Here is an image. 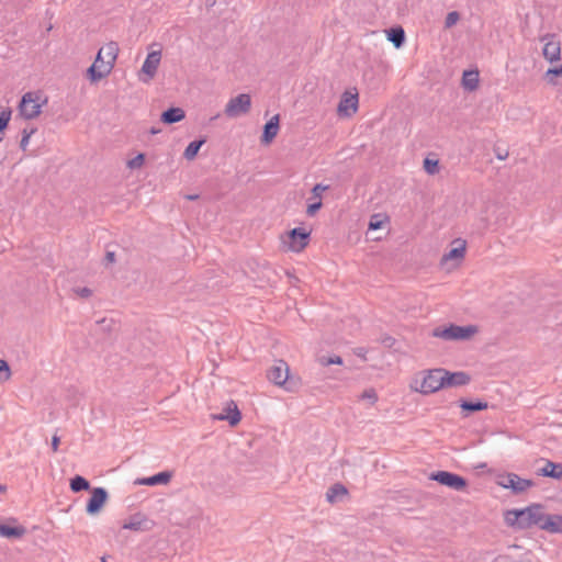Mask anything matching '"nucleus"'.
I'll return each instance as SVG.
<instances>
[{
    "label": "nucleus",
    "instance_id": "3c124183",
    "mask_svg": "<svg viewBox=\"0 0 562 562\" xmlns=\"http://www.w3.org/2000/svg\"><path fill=\"white\" fill-rule=\"evenodd\" d=\"M157 133H159V130H156L155 127H153V128L150 130V134H157Z\"/></svg>",
    "mask_w": 562,
    "mask_h": 562
},
{
    "label": "nucleus",
    "instance_id": "a878e982",
    "mask_svg": "<svg viewBox=\"0 0 562 562\" xmlns=\"http://www.w3.org/2000/svg\"><path fill=\"white\" fill-rule=\"evenodd\" d=\"M387 40L393 43L396 48H400L405 42V32L398 27H393L387 32Z\"/></svg>",
    "mask_w": 562,
    "mask_h": 562
},
{
    "label": "nucleus",
    "instance_id": "20e7f679",
    "mask_svg": "<svg viewBox=\"0 0 562 562\" xmlns=\"http://www.w3.org/2000/svg\"><path fill=\"white\" fill-rule=\"evenodd\" d=\"M476 327L450 325L446 328H436L432 333L435 337L442 338L443 340H464L470 338L476 333Z\"/></svg>",
    "mask_w": 562,
    "mask_h": 562
},
{
    "label": "nucleus",
    "instance_id": "864d4df0",
    "mask_svg": "<svg viewBox=\"0 0 562 562\" xmlns=\"http://www.w3.org/2000/svg\"><path fill=\"white\" fill-rule=\"evenodd\" d=\"M198 198V195H189L188 199L190 200H195Z\"/></svg>",
    "mask_w": 562,
    "mask_h": 562
},
{
    "label": "nucleus",
    "instance_id": "cd10ccee",
    "mask_svg": "<svg viewBox=\"0 0 562 562\" xmlns=\"http://www.w3.org/2000/svg\"><path fill=\"white\" fill-rule=\"evenodd\" d=\"M70 488L72 492L78 493L90 488V483L81 475H76L70 480Z\"/></svg>",
    "mask_w": 562,
    "mask_h": 562
},
{
    "label": "nucleus",
    "instance_id": "a19ab883",
    "mask_svg": "<svg viewBox=\"0 0 562 562\" xmlns=\"http://www.w3.org/2000/svg\"><path fill=\"white\" fill-rule=\"evenodd\" d=\"M328 189V186H323L322 183H317L314 186L312 192L313 194L321 200V194Z\"/></svg>",
    "mask_w": 562,
    "mask_h": 562
},
{
    "label": "nucleus",
    "instance_id": "37998d69",
    "mask_svg": "<svg viewBox=\"0 0 562 562\" xmlns=\"http://www.w3.org/2000/svg\"><path fill=\"white\" fill-rule=\"evenodd\" d=\"M550 75H553V76H562V65L559 66V67H554V68H549L547 70V76H550Z\"/></svg>",
    "mask_w": 562,
    "mask_h": 562
},
{
    "label": "nucleus",
    "instance_id": "2f4dec72",
    "mask_svg": "<svg viewBox=\"0 0 562 562\" xmlns=\"http://www.w3.org/2000/svg\"><path fill=\"white\" fill-rule=\"evenodd\" d=\"M11 378V369L5 360L0 359V382H5Z\"/></svg>",
    "mask_w": 562,
    "mask_h": 562
},
{
    "label": "nucleus",
    "instance_id": "9b49d317",
    "mask_svg": "<svg viewBox=\"0 0 562 562\" xmlns=\"http://www.w3.org/2000/svg\"><path fill=\"white\" fill-rule=\"evenodd\" d=\"M109 494L104 487H94L91 490V497L89 498L86 512L89 515L100 513L103 505L108 501Z\"/></svg>",
    "mask_w": 562,
    "mask_h": 562
},
{
    "label": "nucleus",
    "instance_id": "f03ea898",
    "mask_svg": "<svg viewBox=\"0 0 562 562\" xmlns=\"http://www.w3.org/2000/svg\"><path fill=\"white\" fill-rule=\"evenodd\" d=\"M443 369L426 370L417 374L411 387L422 394H431L443 387Z\"/></svg>",
    "mask_w": 562,
    "mask_h": 562
},
{
    "label": "nucleus",
    "instance_id": "f8f14e48",
    "mask_svg": "<svg viewBox=\"0 0 562 562\" xmlns=\"http://www.w3.org/2000/svg\"><path fill=\"white\" fill-rule=\"evenodd\" d=\"M544 42L542 54L549 63L560 59L561 47L560 42L555 40L554 34H547L541 38Z\"/></svg>",
    "mask_w": 562,
    "mask_h": 562
},
{
    "label": "nucleus",
    "instance_id": "f257e3e1",
    "mask_svg": "<svg viewBox=\"0 0 562 562\" xmlns=\"http://www.w3.org/2000/svg\"><path fill=\"white\" fill-rule=\"evenodd\" d=\"M544 508L540 504H531L522 509L508 510L505 516L507 525L518 529H528L532 526L541 527L544 519Z\"/></svg>",
    "mask_w": 562,
    "mask_h": 562
},
{
    "label": "nucleus",
    "instance_id": "393cba45",
    "mask_svg": "<svg viewBox=\"0 0 562 562\" xmlns=\"http://www.w3.org/2000/svg\"><path fill=\"white\" fill-rule=\"evenodd\" d=\"M99 52H101V57L104 55L106 63H110V65L113 67L119 52L116 43L110 42L104 47L100 48Z\"/></svg>",
    "mask_w": 562,
    "mask_h": 562
},
{
    "label": "nucleus",
    "instance_id": "5701e85b",
    "mask_svg": "<svg viewBox=\"0 0 562 562\" xmlns=\"http://www.w3.org/2000/svg\"><path fill=\"white\" fill-rule=\"evenodd\" d=\"M26 533L23 526H9L0 524V536L4 538H22Z\"/></svg>",
    "mask_w": 562,
    "mask_h": 562
},
{
    "label": "nucleus",
    "instance_id": "f704fd0d",
    "mask_svg": "<svg viewBox=\"0 0 562 562\" xmlns=\"http://www.w3.org/2000/svg\"><path fill=\"white\" fill-rule=\"evenodd\" d=\"M35 130L32 128V130H26L24 128L23 132H22V138H21V142H20V147L22 150H25L29 143H30V138L31 136L34 134Z\"/></svg>",
    "mask_w": 562,
    "mask_h": 562
},
{
    "label": "nucleus",
    "instance_id": "de8ad7c7",
    "mask_svg": "<svg viewBox=\"0 0 562 562\" xmlns=\"http://www.w3.org/2000/svg\"><path fill=\"white\" fill-rule=\"evenodd\" d=\"M507 156H508V153H507V151H504V153H502V151H499V150H497V151H496V157H497L499 160H504V159H506V158H507Z\"/></svg>",
    "mask_w": 562,
    "mask_h": 562
},
{
    "label": "nucleus",
    "instance_id": "6ab92c4d",
    "mask_svg": "<svg viewBox=\"0 0 562 562\" xmlns=\"http://www.w3.org/2000/svg\"><path fill=\"white\" fill-rule=\"evenodd\" d=\"M454 244H458V246L450 249L448 252H446L441 258V263H446L450 260L461 261L464 257L465 252V241L461 239H457Z\"/></svg>",
    "mask_w": 562,
    "mask_h": 562
},
{
    "label": "nucleus",
    "instance_id": "72a5a7b5",
    "mask_svg": "<svg viewBox=\"0 0 562 562\" xmlns=\"http://www.w3.org/2000/svg\"><path fill=\"white\" fill-rule=\"evenodd\" d=\"M319 363L324 367L330 366V364H342V358L339 356H333V357H321Z\"/></svg>",
    "mask_w": 562,
    "mask_h": 562
},
{
    "label": "nucleus",
    "instance_id": "1a4fd4ad",
    "mask_svg": "<svg viewBox=\"0 0 562 562\" xmlns=\"http://www.w3.org/2000/svg\"><path fill=\"white\" fill-rule=\"evenodd\" d=\"M160 60H161V52L160 50H153V52L148 53V55L142 66V69H140L142 75L146 76V78H143L139 76V79L143 82H149L156 76L157 69L160 65Z\"/></svg>",
    "mask_w": 562,
    "mask_h": 562
},
{
    "label": "nucleus",
    "instance_id": "6e6552de",
    "mask_svg": "<svg viewBox=\"0 0 562 562\" xmlns=\"http://www.w3.org/2000/svg\"><path fill=\"white\" fill-rule=\"evenodd\" d=\"M112 70V65L101 57V52H98L94 63L87 69V76L92 82H97L106 77Z\"/></svg>",
    "mask_w": 562,
    "mask_h": 562
},
{
    "label": "nucleus",
    "instance_id": "603ef678",
    "mask_svg": "<svg viewBox=\"0 0 562 562\" xmlns=\"http://www.w3.org/2000/svg\"><path fill=\"white\" fill-rule=\"evenodd\" d=\"M215 3V0H207V4L213 5Z\"/></svg>",
    "mask_w": 562,
    "mask_h": 562
},
{
    "label": "nucleus",
    "instance_id": "9d476101",
    "mask_svg": "<svg viewBox=\"0 0 562 562\" xmlns=\"http://www.w3.org/2000/svg\"><path fill=\"white\" fill-rule=\"evenodd\" d=\"M267 378L270 382L274 383L279 386H285L286 381L289 379V366L283 360H278L276 363L268 370Z\"/></svg>",
    "mask_w": 562,
    "mask_h": 562
},
{
    "label": "nucleus",
    "instance_id": "dca6fc26",
    "mask_svg": "<svg viewBox=\"0 0 562 562\" xmlns=\"http://www.w3.org/2000/svg\"><path fill=\"white\" fill-rule=\"evenodd\" d=\"M443 387L445 386H461L470 382V376L464 372H453L443 369Z\"/></svg>",
    "mask_w": 562,
    "mask_h": 562
},
{
    "label": "nucleus",
    "instance_id": "4be33fe9",
    "mask_svg": "<svg viewBox=\"0 0 562 562\" xmlns=\"http://www.w3.org/2000/svg\"><path fill=\"white\" fill-rule=\"evenodd\" d=\"M538 474L552 479H560L562 476V464L547 461L544 467L538 471Z\"/></svg>",
    "mask_w": 562,
    "mask_h": 562
},
{
    "label": "nucleus",
    "instance_id": "c85d7f7f",
    "mask_svg": "<svg viewBox=\"0 0 562 562\" xmlns=\"http://www.w3.org/2000/svg\"><path fill=\"white\" fill-rule=\"evenodd\" d=\"M347 488L342 484H334L326 493L329 503H334L338 496L346 495Z\"/></svg>",
    "mask_w": 562,
    "mask_h": 562
},
{
    "label": "nucleus",
    "instance_id": "412c9836",
    "mask_svg": "<svg viewBox=\"0 0 562 562\" xmlns=\"http://www.w3.org/2000/svg\"><path fill=\"white\" fill-rule=\"evenodd\" d=\"M186 116L184 111L181 108H169L161 114V121L165 124H173L182 121Z\"/></svg>",
    "mask_w": 562,
    "mask_h": 562
},
{
    "label": "nucleus",
    "instance_id": "b1692460",
    "mask_svg": "<svg viewBox=\"0 0 562 562\" xmlns=\"http://www.w3.org/2000/svg\"><path fill=\"white\" fill-rule=\"evenodd\" d=\"M462 85L464 89L473 91L479 86V71L465 70L462 76Z\"/></svg>",
    "mask_w": 562,
    "mask_h": 562
},
{
    "label": "nucleus",
    "instance_id": "473e14b6",
    "mask_svg": "<svg viewBox=\"0 0 562 562\" xmlns=\"http://www.w3.org/2000/svg\"><path fill=\"white\" fill-rule=\"evenodd\" d=\"M359 398L362 401H368L372 406L378 401V394L374 389H368L359 396Z\"/></svg>",
    "mask_w": 562,
    "mask_h": 562
},
{
    "label": "nucleus",
    "instance_id": "09e8293b",
    "mask_svg": "<svg viewBox=\"0 0 562 562\" xmlns=\"http://www.w3.org/2000/svg\"><path fill=\"white\" fill-rule=\"evenodd\" d=\"M393 341L394 339L392 337H387L383 340V342L387 346H392L393 345Z\"/></svg>",
    "mask_w": 562,
    "mask_h": 562
},
{
    "label": "nucleus",
    "instance_id": "a211bd4d",
    "mask_svg": "<svg viewBox=\"0 0 562 562\" xmlns=\"http://www.w3.org/2000/svg\"><path fill=\"white\" fill-rule=\"evenodd\" d=\"M540 529L550 533H562V516L546 514Z\"/></svg>",
    "mask_w": 562,
    "mask_h": 562
},
{
    "label": "nucleus",
    "instance_id": "39448f33",
    "mask_svg": "<svg viewBox=\"0 0 562 562\" xmlns=\"http://www.w3.org/2000/svg\"><path fill=\"white\" fill-rule=\"evenodd\" d=\"M429 479L458 492L465 490L468 485L467 480L464 477L448 471L432 472L429 475Z\"/></svg>",
    "mask_w": 562,
    "mask_h": 562
},
{
    "label": "nucleus",
    "instance_id": "4c0bfd02",
    "mask_svg": "<svg viewBox=\"0 0 562 562\" xmlns=\"http://www.w3.org/2000/svg\"><path fill=\"white\" fill-rule=\"evenodd\" d=\"M10 119H11L10 111H2L0 113V132H3L8 127Z\"/></svg>",
    "mask_w": 562,
    "mask_h": 562
},
{
    "label": "nucleus",
    "instance_id": "5fc2aeb1",
    "mask_svg": "<svg viewBox=\"0 0 562 562\" xmlns=\"http://www.w3.org/2000/svg\"><path fill=\"white\" fill-rule=\"evenodd\" d=\"M2 140V138L0 137V142Z\"/></svg>",
    "mask_w": 562,
    "mask_h": 562
},
{
    "label": "nucleus",
    "instance_id": "c9c22d12",
    "mask_svg": "<svg viewBox=\"0 0 562 562\" xmlns=\"http://www.w3.org/2000/svg\"><path fill=\"white\" fill-rule=\"evenodd\" d=\"M144 161H145V155L144 154H138L134 158L128 160L127 166L131 169H137V168H140L143 166Z\"/></svg>",
    "mask_w": 562,
    "mask_h": 562
},
{
    "label": "nucleus",
    "instance_id": "58836bf2",
    "mask_svg": "<svg viewBox=\"0 0 562 562\" xmlns=\"http://www.w3.org/2000/svg\"><path fill=\"white\" fill-rule=\"evenodd\" d=\"M123 528L124 529H130V530H140L142 529V521L138 520V519H131L130 521L125 522L123 525Z\"/></svg>",
    "mask_w": 562,
    "mask_h": 562
},
{
    "label": "nucleus",
    "instance_id": "ddd939ff",
    "mask_svg": "<svg viewBox=\"0 0 562 562\" xmlns=\"http://www.w3.org/2000/svg\"><path fill=\"white\" fill-rule=\"evenodd\" d=\"M358 109V93L357 91H345L338 104V113L340 115L350 116Z\"/></svg>",
    "mask_w": 562,
    "mask_h": 562
},
{
    "label": "nucleus",
    "instance_id": "bb28decb",
    "mask_svg": "<svg viewBox=\"0 0 562 562\" xmlns=\"http://www.w3.org/2000/svg\"><path fill=\"white\" fill-rule=\"evenodd\" d=\"M204 139H195L193 142H191L187 148L184 149V153H183V157L187 159V160H192L195 158V156L198 155L200 148L202 147V145L204 144Z\"/></svg>",
    "mask_w": 562,
    "mask_h": 562
},
{
    "label": "nucleus",
    "instance_id": "e433bc0d",
    "mask_svg": "<svg viewBox=\"0 0 562 562\" xmlns=\"http://www.w3.org/2000/svg\"><path fill=\"white\" fill-rule=\"evenodd\" d=\"M460 19V15L457 11L449 12L445 20L446 27L453 26Z\"/></svg>",
    "mask_w": 562,
    "mask_h": 562
},
{
    "label": "nucleus",
    "instance_id": "f3484780",
    "mask_svg": "<svg viewBox=\"0 0 562 562\" xmlns=\"http://www.w3.org/2000/svg\"><path fill=\"white\" fill-rule=\"evenodd\" d=\"M279 132V115L272 116L263 126L261 142L270 144Z\"/></svg>",
    "mask_w": 562,
    "mask_h": 562
},
{
    "label": "nucleus",
    "instance_id": "a18cd8bd",
    "mask_svg": "<svg viewBox=\"0 0 562 562\" xmlns=\"http://www.w3.org/2000/svg\"><path fill=\"white\" fill-rule=\"evenodd\" d=\"M59 442H60L59 437H58V436H56V435H55V436H53V438H52V449H53V451H55V452H56V451L58 450V445H59Z\"/></svg>",
    "mask_w": 562,
    "mask_h": 562
},
{
    "label": "nucleus",
    "instance_id": "2eb2a0df",
    "mask_svg": "<svg viewBox=\"0 0 562 562\" xmlns=\"http://www.w3.org/2000/svg\"><path fill=\"white\" fill-rule=\"evenodd\" d=\"M218 420H227L231 426H235L239 423L241 415L234 402H231L225 408L224 413L214 416Z\"/></svg>",
    "mask_w": 562,
    "mask_h": 562
},
{
    "label": "nucleus",
    "instance_id": "ea45409f",
    "mask_svg": "<svg viewBox=\"0 0 562 562\" xmlns=\"http://www.w3.org/2000/svg\"><path fill=\"white\" fill-rule=\"evenodd\" d=\"M321 207H322V201L321 200H318V201H316L314 203H311L307 206L306 214L308 216H313Z\"/></svg>",
    "mask_w": 562,
    "mask_h": 562
},
{
    "label": "nucleus",
    "instance_id": "7c9ffc66",
    "mask_svg": "<svg viewBox=\"0 0 562 562\" xmlns=\"http://www.w3.org/2000/svg\"><path fill=\"white\" fill-rule=\"evenodd\" d=\"M424 169L428 175H436L439 172V161L437 159L426 158L424 160Z\"/></svg>",
    "mask_w": 562,
    "mask_h": 562
},
{
    "label": "nucleus",
    "instance_id": "aec40b11",
    "mask_svg": "<svg viewBox=\"0 0 562 562\" xmlns=\"http://www.w3.org/2000/svg\"><path fill=\"white\" fill-rule=\"evenodd\" d=\"M170 480L171 473L168 471H164L148 477L138 479L136 481V484L154 486L159 484H167Z\"/></svg>",
    "mask_w": 562,
    "mask_h": 562
},
{
    "label": "nucleus",
    "instance_id": "49530a36",
    "mask_svg": "<svg viewBox=\"0 0 562 562\" xmlns=\"http://www.w3.org/2000/svg\"><path fill=\"white\" fill-rule=\"evenodd\" d=\"M105 260L109 263H113L115 261V252L114 251H106Z\"/></svg>",
    "mask_w": 562,
    "mask_h": 562
},
{
    "label": "nucleus",
    "instance_id": "0eeeda50",
    "mask_svg": "<svg viewBox=\"0 0 562 562\" xmlns=\"http://www.w3.org/2000/svg\"><path fill=\"white\" fill-rule=\"evenodd\" d=\"M498 484L504 487L512 490L514 493L526 492L533 485V482L528 479H522L516 473H507Z\"/></svg>",
    "mask_w": 562,
    "mask_h": 562
},
{
    "label": "nucleus",
    "instance_id": "8fccbe9b",
    "mask_svg": "<svg viewBox=\"0 0 562 562\" xmlns=\"http://www.w3.org/2000/svg\"><path fill=\"white\" fill-rule=\"evenodd\" d=\"M5 490H7V486L3 484H0V492L3 493V492H5Z\"/></svg>",
    "mask_w": 562,
    "mask_h": 562
},
{
    "label": "nucleus",
    "instance_id": "4468645a",
    "mask_svg": "<svg viewBox=\"0 0 562 562\" xmlns=\"http://www.w3.org/2000/svg\"><path fill=\"white\" fill-rule=\"evenodd\" d=\"M290 248L293 251H301L306 247L310 239V233L304 228L295 227L289 233Z\"/></svg>",
    "mask_w": 562,
    "mask_h": 562
},
{
    "label": "nucleus",
    "instance_id": "7ed1b4c3",
    "mask_svg": "<svg viewBox=\"0 0 562 562\" xmlns=\"http://www.w3.org/2000/svg\"><path fill=\"white\" fill-rule=\"evenodd\" d=\"M47 100H41L38 92H26L22 95L19 104V112L25 120H33L41 113L42 106Z\"/></svg>",
    "mask_w": 562,
    "mask_h": 562
},
{
    "label": "nucleus",
    "instance_id": "79ce46f5",
    "mask_svg": "<svg viewBox=\"0 0 562 562\" xmlns=\"http://www.w3.org/2000/svg\"><path fill=\"white\" fill-rule=\"evenodd\" d=\"M74 291H75V293H76L77 295H79V296H81V297H89V296H91V294H92V291H91L89 288H87V286H83V288H77V289H75Z\"/></svg>",
    "mask_w": 562,
    "mask_h": 562
},
{
    "label": "nucleus",
    "instance_id": "c756f323",
    "mask_svg": "<svg viewBox=\"0 0 562 562\" xmlns=\"http://www.w3.org/2000/svg\"><path fill=\"white\" fill-rule=\"evenodd\" d=\"M460 407L467 412H479V411L485 409L487 407V403L482 402V401H476V402L462 401L460 404Z\"/></svg>",
    "mask_w": 562,
    "mask_h": 562
},
{
    "label": "nucleus",
    "instance_id": "423d86ee",
    "mask_svg": "<svg viewBox=\"0 0 562 562\" xmlns=\"http://www.w3.org/2000/svg\"><path fill=\"white\" fill-rule=\"evenodd\" d=\"M251 106L250 95L247 93H240L235 98H232L225 106V114L228 117H237L246 114Z\"/></svg>",
    "mask_w": 562,
    "mask_h": 562
},
{
    "label": "nucleus",
    "instance_id": "c03bdc74",
    "mask_svg": "<svg viewBox=\"0 0 562 562\" xmlns=\"http://www.w3.org/2000/svg\"><path fill=\"white\" fill-rule=\"evenodd\" d=\"M373 216L369 223V229L376 231L381 227L382 222L381 221H374Z\"/></svg>",
    "mask_w": 562,
    "mask_h": 562
}]
</instances>
